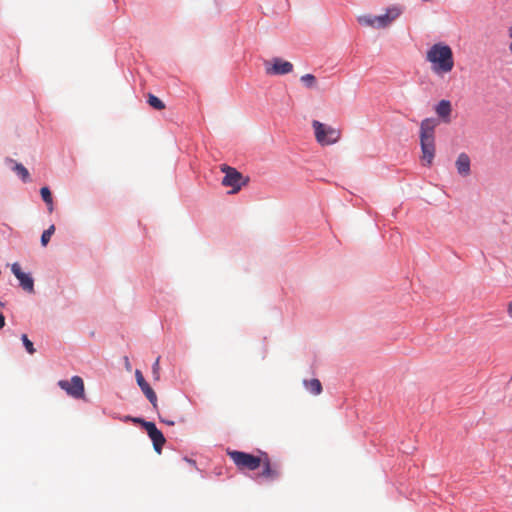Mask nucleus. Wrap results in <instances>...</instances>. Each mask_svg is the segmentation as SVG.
<instances>
[{
    "mask_svg": "<svg viewBox=\"0 0 512 512\" xmlns=\"http://www.w3.org/2000/svg\"><path fill=\"white\" fill-rule=\"evenodd\" d=\"M426 60L430 63L431 70L436 75L448 74L454 68L452 48L443 42L433 44L426 51Z\"/></svg>",
    "mask_w": 512,
    "mask_h": 512,
    "instance_id": "f257e3e1",
    "label": "nucleus"
},
{
    "mask_svg": "<svg viewBox=\"0 0 512 512\" xmlns=\"http://www.w3.org/2000/svg\"><path fill=\"white\" fill-rule=\"evenodd\" d=\"M403 13V7L400 5H393L386 9L383 15H363L358 18L361 25L382 29L390 26L400 15Z\"/></svg>",
    "mask_w": 512,
    "mask_h": 512,
    "instance_id": "7ed1b4c3",
    "label": "nucleus"
},
{
    "mask_svg": "<svg viewBox=\"0 0 512 512\" xmlns=\"http://www.w3.org/2000/svg\"><path fill=\"white\" fill-rule=\"evenodd\" d=\"M265 70L269 75H285L292 72L293 64L276 57L265 63Z\"/></svg>",
    "mask_w": 512,
    "mask_h": 512,
    "instance_id": "6e6552de",
    "label": "nucleus"
},
{
    "mask_svg": "<svg viewBox=\"0 0 512 512\" xmlns=\"http://www.w3.org/2000/svg\"><path fill=\"white\" fill-rule=\"evenodd\" d=\"M5 326V317L2 313H0V329Z\"/></svg>",
    "mask_w": 512,
    "mask_h": 512,
    "instance_id": "393cba45",
    "label": "nucleus"
},
{
    "mask_svg": "<svg viewBox=\"0 0 512 512\" xmlns=\"http://www.w3.org/2000/svg\"><path fill=\"white\" fill-rule=\"evenodd\" d=\"M132 420L136 423H140L143 426V422H146L145 420L141 418H132Z\"/></svg>",
    "mask_w": 512,
    "mask_h": 512,
    "instance_id": "a878e982",
    "label": "nucleus"
},
{
    "mask_svg": "<svg viewBox=\"0 0 512 512\" xmlns=\"http://www.w3.org/2000/svg\"><path fill=\"white\" fill-rule=\"evenodd\" d=\"M261 466L263 468L260 477L273 481L280 477V467L278 464L272 463L267 453H261Z\"/></svg>",
    "mask_w": 512,
    "mask_h": 512,
    "instance_id": "1a4fd4ad",
    "label": "nucleus"
},
{
    "mask_svg": "<svg viewBox=\"0 0 512 512\" xmlns=\"http://www.w3.org/2000/svg\"><path fill=\"white\" fill-rule=\"evenodd\" d=\"M220 169L225 173V176L222 179V185L225 187H232L230 193H237L241 187L245 185L246 180H244L243 175L235 168L223 164Z\"/></svg>",
    "mask_w": 512,
    "mask_h": 512,
    "instance_id": "423d86ee",
    "label": "nucleus"
},
{
    "mask_svg": "<svg viewBox=\"0 0 512 512\" xmlns=\"http://www.w3.org/2000/svg\"><path fill=\"white\" fill-rule=\"evenodd\" d=\"M300 80L308 88H315L317 85L316 77L313 74H305Z\"/></svg>",
    "mask_w": 512,
    "mask_h": 512,
    "instance_id": "6ab92c4d",
    "label": "nucleus"
},
{
    "mask_svg": "<svg viewBox=\"0 0 512 512\" xmlns=\"http://www.w3.org/2000/svg\"><path fill=\"white\" fill-rule=\"evenodd\" d=\"M160 419H161L162 422L166 423L167 425L173 426L175 424L174 420L162 418L161 416H160Z\"/></svg>",
    "mask_w": 512,
    "mask_h": 512,
    "instance_id": "b1692460",
    "label": "nucleus"
},
{
    "mask_svg": "<svg viewBox=\"0 0 512 512\" xmlns=\"http://www.w3.org/2000/svg\"><path fill=\"white\" fill-rule=\"evenodd\" d=\"M437 124V121L433 118H426L420 124L421 160L427 166L432 164L435 156V128Z\"/></svg>",
    "mask_w": 512,
    "mask_h": 512,
    "instance_id": "f03ea898",
    "label": "nucleus"
},
{
    "mask_svg": "<svg viewBox=\"0 0 512 512\" xmlns=\"http://www.w3.org/2000/svg\"><path fill=\"white\" fill-rule=\"evenodd\" d=\"M186 461L189 462L190 464H193V465L195 464V461H193V460L186 459Z\"/></svg>",
    "mask_w": 512,
    "mask_h": 512,
    "instance_id": "cd10ccee",
    "label": "nucleus"
},
{
    "mask_svg": "<svg viewBox=\"0 0 512 512\" xmlns=\"http://www.w3.org/2000/svg\"><path fill=\"white\" fill-rule=\"evenodd\" d=\"M178 421H179V422H184V418H183V417H179V418H178Z\"/></svg>",
    "mask_w": 512,
    "mask_h": 512,
    "instance_id": "c85d7f7f",
    "label": "nucleus"
},
{
    "mask_svg": "<svg viewBox=\"0 0 512 512\" xmlns=\"http://www.w3.org/2000/svg\"><path fill=\"white\" fill-rule=\"evenodd\" d=\"M43 201L47 204L49 212L53 211V198L48 187H42L40 190Z\"/></svg>",
    "mask_w": 512,
    "mask_h": 512,
    "instance_id": "dca6fc26",
    "label": "nucleus"
},
{
    "mask_svg": "<svg viewBox=\"0 0 512 512\" xmlns=\"http://www.w3.org/2000/svg\"><path fill=\"white\" fill-rule=\"evenodd\" d=\"M227 455L237 466L239 470L254 471L261 466V455L255 456L246 452L237 450H228Z\"/></svg>",
    "mask_w": 512,
    "mask_h": 512,
    "instance_id": "39448f33",
    "label": "nucleus"
},
{
    "mask_svg": "<svg viewBox=\"0 0 512 512\" xmlns=\"http://www.w3.org/2000/svg\"><path fill=\"white\" fill-rule=\"evenodd\" d=\"M55 231V226L51 225L48 229H46L41 236V244L43 246H46L48 242L50 241L51 236L53 235Z\"/></svg>",
    "mask_w": 512,
    "mask_h": 512,
    "instance_id": "aec40b11",
    "label": "nucleus"
},
{
    "mask_svg": "<svg viewBox=\"0 0 512 512\" xmlns=\"http://www.w3.org/2000/svg\"><path fill=\"white\" fill-rule=\"evenodd\" d=\"M21 339H22V342H23L27 352L29 354H34L35 353V349H34L33 343L28 339L27 335L23 334Z\"/></svg>",
    "mask_w": 512,
    "mask_h": 512,
    "instance_id": "412c9836",
    "label": "nucleus"
},
{
    "mask_svg": "<svg viewBox=\"0 0 512 512\" xmlns=\"http://www.w3.org/2000/svg\"><path fill=\"white\" fill-rule=\"evenodd\" d=\"M148 104L155 110L165 109V104L163 103V101L151 93L148 94Z\"/></svg>",
    "mask_w": 512,
    "mask_h": 512,
    "instance_id": "f3484780",
    "label": "nucleus"
},
{
    "mask_svg": "<svg viewBox=\"0 0 512 512\" xmlns=\"http://www.w3.org/2000/svg\"><path fill=\"white\" fill-rule=\"evenodd\" d=\"M304 386L314 395L322 392V385L318 379L304 380Z\"/></svg>",
    "mask_w": 512,
    "mask_h": 512,
    "instance_id": "2eb2a0df",
    "label": "nucleus"
},
{
    "mask_svg": "<svg viewBox=\"0 0 512 512\" xmlns=\"http://www.w3.org/2000/svg\"><path fill=\"white\" fill-rule=\"evenodd\" d=\"M508 314L512 318V301L509 303V306H508Z\"/></svg>",
    "mask_w": 512,
    "mask_h": 512,
    "instance_id": "bb28decb",
    "label": "nucleus"
},
{
    "mask_svg": "<svg viewBox=\"0 0 512 512\" xmlns=\"http://www.w3.org/2000/svg\"><path fill=\"white\" fill-rule=\"evenodd\" d=\"M455 164L460 175L468 176L470 174V158L466 153L459 154Z\"/></svg>",
    "mask_w": 512,
    "mask_h": 512,
    "instance_id": "ddd939ff",
    "label": "nucleus"
},
{
    "mask_svg": "<svg viewBox=\"0 0 512 512\" xmlns=\"http://www.w3.org/2000/svg\"><path fill=\"white\" fill-rule=\"evenodd\" d=\"M160 358L158 357L152 366V374L155 380L160 379V366H159Z\"/></svg>",
    "mask_w": 512,
    "mask_h": 512,
    "instance_id": "4be33fe9",
    "label": "nucleus"
},
{
    "mask_svg": "<svg viewBox=\"0 0 512 512\" xmlns=\"http://www.w3.org/2000/svg\"><path fill=\"white\" fill-rule=\"evenodd\" d=\"M58 386L75 399H82L85 396L84 381L80 376H73L70 380H60Z\"/></svg>",
    "mask_w": 512,
    "mask_h": 512,
    "instance_id": "0eeeda50",
    "label": "nucleus"
},
{
    "mask_svg": "<svg viewBox=\"0 0 512 512\" xmlns=\"http://www.w3.org/2000/svg\"><path fill=\"white\" fill-rule=\"evenodd\" d=\"M435 111L439 117H441L445 123L450 122V114L452 111L451 103L448 100H441L436 108Z\"/></svg>",
    "mask_w": 512,
    "mask_h": 512,
    "instance_id": "4468645a",
    "label": "nucleus"
},
{
    "mask_svg": "<svg viewBox=\"0 0 512 512\" xmlns=\"http://www.w3.org/2000/svg\"><path fill=\"white\" fill-rule=\"evenodd\" d=\"M312 127L314 129L316 141L322 146L332 145L338 142L341 137L340 130L332 126L325 125L318 120L312 121Z\"/></svg>",
    "mask_w": 512,
    "mask_h": 512,
    "instance_id": "20e7f679",
    "label": "nucleus"
},
{
    "mask_svg": "<svg viewBox=\"0 0 512 512\" xmlns=\"http://www.w3.org/2000/svg\"><path fill=\"white\" fill-rule=\"evenodd\" d=\"M143 427L152 440L155 451L161 453L162 447L166 441L163 433L153 422H143Z\"/></svg>",
    "mask_w": 512,
    "mask_h": 512,
    "instance_id": "9d476101",
    "label": "nucleus"
},
{
    "mask_svg": "<svg viewBox=\"0 0 512 512\" xmlns=\"http://www.w3.org/2000/svg\"><path fill=\"white\" fill-rule=\"evenodd\" d=\"M508 35H509V38L511 39V42L509 44V51L512 54V26L509 27V29H508Z\"/></svg>",
    "mask_w": 512,
    "mask_h": 512,
    "instance_id": "5701e85b",
    "label": "nucleus"
},
{
    "mask_svg": "<svg viewBox=\"0 0 512 512\" xmlns=\"http://www.w3.org/2000/svg\"><path fill=\"white\" fill-rule=\"evenodd\" d=\"M135 377H136L137 384L139 385L143 394L146 396V398L152 404L153 408L157 409L158 408L157 395H156L155 391L150 387V385L146 382V380L144 379L140 370H136Z\"/></svg>",
    "mask_w": 512,
    "mask_h": 512,
    "instance_id": "f8f14e48",
    "label": "nucleus"
},
{
    "mask_svg": "<svg viewBox=\"0 0 512 512\" xmlns=\"http://www.w3.org/2000/svg\"><path fill=\"white\" fill-rule=\"evenodd\" d=\"M11 271L15 275V277L19 280L20 286L23 288V290L27 291L28 293L34 292L33 278L29 274L24 273L21 270V267L18 263L12 264Z\"/></svg>",
    "mask_w": 512,
    "mask_h": 512,
    "instance_id": "9b49d317",
    "label": "nucleus"
},
{
    "mask_svg": "<svg viewBox=\"0 0 512 512\" xmlns=\"http://www.w3.org/2000/svg\"><path fill=\"white\" fill-rule=\"evenodd\" d=\"M14 171L24 182H27L29 180V172L22 164L15 163Z\"/></svg>",
    "mask_w": 512,
    "mask_h": 512,
    "instance_id": "a211bd4d",
    "label": "nucleus"
}]
</instances>
